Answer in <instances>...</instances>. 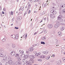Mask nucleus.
<instances>
[{
	"instance_id": "33",
	"label": "nucleus",
	"mask_w": 65,
	"mask_h": 65,
	"mask_svg": "<svg viewBox=\"0 0 65 65\" xmlns=\"http://www.w3.org/2000/svg\"><path fill=\"white\" fill-rule=\"evenodd\" d=\"M41 44H45V42H41Z\"/></svg>"
},
{
	"instance_id": "32",
	"label": "nucleus",
	"mask_w": 65,
	"mask_h": 65,
	"mask_svg": "<svg viewBox=\"0 0 65 65\" xmlns=\"http://www.w3.org/2000/svg\"><path fill=\"white\" fill-rule=\"evenodd\" d=\"M62 12L63 13H65V9L62 10Z\"/></svg>"
},
{
	"instance_id": "14",
	"label": "nucleus",
	"mask_w": 65,
	"mask_h": 65,
	"mask_svg": "<svg viewBox=\"0 0 65 65\" xmlns=\"http://www.w3.org/2000/svg\"><path fill=\"white\" fill-rule=\"evenodd\" d=\"M5 38H4L2 40V41L4 42V41H6V38L5 37Z\"/></svg>"
},
{
	"instance_id": "9",
	"label": "nucleus",
	"mask_w": 65,
	"mask_h": 65,
	"mask_svg": "<svg viewBox=\"0 0 65 65\" xmlns=\"http://www.w3.org/2000/svg\"><path fill=\"white\" fill-rule=\"evenodd\" d=\"M62 18V16L61 15H60L58 17V20H61Z\"/></svg>"
},
{
	"instance_id": "54",
	"label": "nucleus",
	"mask_w": 65,
	"mask_h": 65,
	"mask_svg": "<svg viewBox=\"0 0 65 65\" xmlns=\"http://www.w3.org/2000/svg\"><path fill=\"white\" fill-rule=\"evenodd\" d=\"M11 15H13V12H12V11H11Z\"/></svg>"
},
{
	"instance_id": "61",
	"label": "nucleus",
	"mask_w": 65,
	"mask_h": 65,
	"mask_svg": "<svg viewBox=\"0 0 65 65\" xmlns=\"http://www.w3.org/2000/svg\"><path fill=\"white\" fill-rule=\"evenodd\" d=\"M24 10V8H22V11H23Z\"/></svg>"
},
{
	"instance_id": "51",
	"label": "nucleus",
	"mask_w": 65,
	"mask_h": 65,
	"mask_svg": "<svg viewBox=\"0 0 65 65\" xmlns=\"http://www.w3.org/2000/svg\"><path fill=\"white\" fill-rule=\"evenodd\" d=\"M26 53H27V54H29V51H27Z\"/></svg>"
},
{
	"instance_id": "13",
	"label": "nucleus",
	"mask_w": 65,
	"mask_h": 65,
	"mask_svg": "<svg viewBox=\"0 0 65 65\" xmlns=\"http://www.w3.org/2000/svg\"><path fill=\"white\" fill-rule=\"evenodd\" d=\"M61 6L62 8H64L65 7V4H62L61 5Z\"/></svg>"
},
{
	"instance_id": "18",
	"label": "nucleus",
	"mask_w": 65,
	"mask_h": 65,
	"mask_svg": "<svg viewBox=\"0 0 65 65\" xmlns=\"http://www.w3.org/2000/svg\"><path fill=\"white\" fill-rule=\"evenodd\" d=\"M58 35L59 36H61V32H58Z\"/></svg>"
},
{
	"instance_id": "56",
	"label": "nucleus",
	"mask_w": 65,
	"mask_h": 65,
	"mask_svg": "<svg viewBox=\"0 0 65 65\" xmlns=\"http://www.w3.org/2000/svg\"><path fill=\"white\" fill-rule=\"evenodd\" d=\"M25 37H26V38H27V33H26V35L25 36Z\"/></svg>"
},
{
	"instance_id": "60",
	"label": "nucleus",
	"mask_w": 65,
	"mask_h": 65,
	"mask_svg": "<svg viewBox=\"0 0 65 65\" xmlns=\"http://www.w3.org/2000/svg\"><path fill=\"white\" fill-rule=\"evenodd\" d=\"M37 34V32H35L34 33V35H36V34Z\"/></svg>"
},
{
	"instance_id": "48",
	"label": "nucleus",
	"mask_w": 65,
	"mask_h": 65,
	"mask_svg": "<svg viewBox=\"0 0 65 65\" xmlns=\"http://www.w3.org/2000/svg\"><path fill=\"white\" fill-rule=\"evenodd\" d=\"M30 12H31V11L30 10H29V12H28V14H29V13H30Z\"/></svg>"
},
{
	"instance_id": "16",
	"label": "nucleus",
	"mask_w": 65,
	"mask_h": 65,
	"mask_svg": "<svg viewBox=\"0 0 65 65\" xmlns=\"http://www.w3.org/2000/svg\"><path fill=\"white\" fill-rule=\"evenodd\" d=\"M22 60H23V62L26 63L27 61V60H26V58H24L22 59Z\"/></svg>"
},
{
	"instance_id": "1",
	"label": "nucleus",
	"mask_w": 65,
	"mask_h": 65,
	"mask_svg": "<svg viewBox=\"0 0 65 65\" xmlns=\"http://www.w3.org/2000/svg\"><path fill=\"white\" fill-rule=\"evenodd\" d=\"M20 55H19V54H16L15 57H17V58L18 60H19V61H21V60H22L23 59H22V58L20 57Z\"/></svg>"
},
{
	"instance_id": "5",
	"label": "nucleus",
	"mask_w": 65,
	"mask_h": 65,
	"mask_svg": "<svg viewBox=\"0 0 65 65\" xmlns=\"http://www.w3.org/2000/svg\"><path fill=\"white\" fill-rule=\"evenodd\" d=\"M34 50V48L30 47L29 48V51H30V52H32Z\"/></svg>"
},
{
	"instance_id": "20",
	"label": "nucleus",
	"mask_w": 65,
	"mask_h": 65,
	"mask_svg": "<svg viewBox=\"0 0 65 65\" xmlns=\"http://www.w3.org/2000/svg\"><path fill=\"white\" fill-rule=\"evenodd\" d=\"M64 27H62L60 28V30H61V31H63V30H64Z\"/></svg>"
},
{
	"instance_id": "58",
	"label": "nucleus",
	"mask_w": 65,
	"mask_h": 65,
	"mask_svg": "<svg viewBox=\"0 0 65 65\" xmlns=\"http://www.w3.org/2000/svg\"><path fill=\"white\" fill-rule=\"evenodd\" d=\"M23 65H27V63H24L23 64Z\"/></svg>"
},
{
	"instance_id": "47",
	"label": "nucleus",
	"mask_w": 65,
	"mask_h": 65,
	"mask_svg": "<svg viewBox=\"0 0 65 65\" xmlns=\"http://www.w3.org/2000/svg\"><path fill=\"white\" fill-rule=\"evenodd\" d=\"M38 55H39L38 54V53H37L36 54V56H38Z\"/></svg>"
},
{
	"instance_id": "41",
	"label": "nucleus",
	"mask_w": 65,
	"mask_h": 65,
	"mask_svg": "<svg viewBox=\"0 0 65 65\" xmlns=\"http://www.w3.org/2000/svg\"><path fill=\"white\" fill-rule=\"evenodd\" d=\"M3 11H6V10L4 8V9H3Z\"/></svg>"
},
{
	"instance_id": "6",
	"label": "nucleus",
	"mask_w": 65,
	"mask_h": 65,
	"mask_svg": "<svg viewBox=\"0 0 65 65\" xmlns=\"http://www.w3.org/2000/svg\"><path fill=\"white\" fill-rule=\"evenodd\" d=\"M48 27L50 29H51L53 28V25L51 24H49L48 25Z\"/></svg>"
},
{
	"instance_id": "40",
	"label": "nucleus",
	"mask_w": 65,
	"mask_h": 65,
	"mask_svg": "<svg viewBox=\"0 0 65 65\" xmlns=\"http://www.w3.org/2000/svg\"><path fill=\"white\" fill-rule=\"evenodd\" d=\"M20 57L22 58L23 57V54L21 55L20 56Z\"/></svg>"
},
{
	"instance_id": "57",
	"label": "nucleus",
	"mask_w": 65,
	"mask_h": 65,
	"mask_svg": "<svg viewBox=\"0 0 65 65\" xmlns=\"http://www.w3.org/2000/svg\"><path fill=\"white\" fill-rule=\"evenodd\" d=\"M44 13H45V12L43 11V12L42 14L43 15L44 14Z\"/></svg>"
},
{
	"instance_id": "29",
	"label": "nucleus",
	"mask_w": 65,
	"mask_h": 65,
	"mask_svg": "<svg viewBox=\"0 0 65 65\" xmlns=\"http://www.w3.org/2000/svg\"><path fill=\"white\" fill-rule=\"evenodd\" d=\"M62 60L63 61V62H65V57H63L62 59Z\"/></svg>"
},
{
	"instance_id": "3",
	"label": "nucleus",
	"mask_w": 65,
	"mask_h": 65,
	"mask_svg": "<svg viewBox=\"0 0 65 65\" xmlns=\"http://www.w3.org/2000/svg\"><path fill=\"white\" fill-rule=\"evenodd\" d=\"M51 13H53V14H56L57 13V12H56V11L52 10H51Z\"/></svg>"
},
{
	"instance_id": "7",
	"label": "nucleus",
	"mask_w": 65,
	"mask_h": 65,
	"mask_svg": "<svg viewBox=\"0 0 65 65\" xmlns=\"http://www.w3.org/2000/svg\"><path fill=\"white\" fill-rule=\"evenodd\" d=\"M29 62L30 63H33L34 62V60L33 59H31L29 60Z\"/></svg>"
},
{
	"instance_id": "27",
	"label": "nucleus",
	"mask_w": 65,
	"mask_h": 65,
	"mask_svg": "<svg viewBox=\"0 0 65 65\" xmlns=\"http://www.w3.org/2000/svg\"><path fill=\"white\" fill-rule=\"evenodd\" d=\"M19 52L21 53V54H24V51H22L21 50L19 51Z\"/></svg>"
},
{
	"instance_id": "2",
	"label": "nucleus",
	"mask_w": 65,
	"mask_h": 65,
	"mask_svg": "<svg viewBox=\"0 0 65 65\" xmlns=\"http://www.w3.org/2000/svg\"><path fill=\"white\" fill-rule=\"evenodd\" d=\"M61 61L60 60H58L57 61L56 63V65H60V64H61Z\"/></svg>"
},
{
	"instance_id": "43",
	"label": "nucleus",
	"mask_w": 65,
	"mask_h": 65,
	"mask_svg": "<svg viewBox=\"0 0 65 65\" xmlns=\"http://www.w3.org/2000/svg\"><path fill=\"white\" fill-rule=\"evenodd\" d=\"M9 65V63H8V62H6V65Z\"/></svg>"
},
{
	"instance_id": "36",
	"label": "nucleus",
	"mask_w": 65,
	"mask_h": 65,
	"mask_svg": "<svg viewBox=\"0 0 65 65\" xmlns=\"http://www.w3.org/2000/svg\"><path fill=\"white\" fill-rule=\"evenodd\" d=\"M40 58H42V59H44V58H45V57L43 56H42L40 57Z\"/></svg>"
},
{
	"instance_id": "37",
	"label": "nucleus",
	"mask_w": 65,
	"mask_h": 65,
	"mask_svg": "<svg viewBox=\"0 0 65 65\" xmlns=\"http://www.w3.org/2000/svg\"><path fill=\"white\" fill-rule=\"evenodd\" d=\"M50 58V56H49V57H47V58L46 57V59H47V60H48V59H49Z\"/></svg>"
},
{
	"instance_id": "17",
	"label": "nucleus",
	"mask_w": 65,
	"mask_h": 65,
	"mask_svg": "<svg viewBox=\"0 0 65 65\" xmlns=\"http://www.w3.org/2000/svg\"><path fill=\"white\" fill-rule=\"evenodd\" d=\"M54 27L55 28H57L59 27V26H58L56 24H55L54 25Z\"/></svg>"
},
{
	"instance_id": "34",
	"label": "nucleus",
	"mask_w": 65,
	"mask_h": 65,
	"mask_svg": "<svg viewBox=\"0 0 65 65\" xmlns=\"http://www.w3.org/2000/svg\"><path fill=\"white\" fill-rule=\"evenodd\" d=\"M59 43V42L58 41V40H56V43L57 44V43Z\"/></svg>"
},
{
	"instance_id": "8",
	"label": "nucleus",
	"mask_w": 65,
	"mask_h": 65,
	"mask_svg": "<svg viewBox=\"0 0 65 65\" xmlns=\"http://www.w3.org/2000/svg\"><path fill=\"white\" fill-rule=\"evenodd\" d=\"M50 16L51 18H52V19H54L55 18V16L54 14H50Z\"/></svg>"
},
{
	"instance_id": "50",
	"label": "nucleus",
	"mask_w": 65,
	"mask_h": 65,
	"mask_svg": "<svg viewBox=\"0 0 65 65\" xmlns=\"http://www.w3.org/2000/svg\"><path fill=\"white\" fill-rule=\"evenodd\" d=\"M60 21L61 22H63V20L62 19H61V20H60Z\"/></svg>"
},
{
	"instance_id": "45",
	"label": "nucleus",
	"mask_w": 65,
	"mask_h": 65,
	"mask_svg": "<svg viewBox=\"0 0 65 65\" xmlns=\"http://www.w3.org/2000/svg\"><path fill=\"white\" fill-rule=\"evenodd\" d=\"M36 46V45L35 44H34V45H32L33 47H34V46Z\"/></svg>"
},
{
	"instance_id": "55",
	"label": "nucleus",
	"mask_w": 65,
	"mask_h": 65,
	"mask_svg": "<svg viewBox=\"0 0 65 65\" xmlns=\"http://www.w3.org/2000/svg\"><path fill=\"white\" fill-rule=\"evenodd\" d=\"M43 54H45V53H46V52H45V51H43Z\"/></svg>"
},
{
	"instance_id": "63",
	"label": "nucleus",
	"mask_w": 65,
	"mask_h": 65,
	"mask_svg": "<svg viewBox=\"0 0 65 65\" xmlns=\"http://www.w3.org/2000/svg\"><path fill=\"white\" fill-rule=\"evenodd\" d=\"M42 40H44V38L42 37Z\"/></svg>"
},
{
	"instance_id": "23",
	"label": "nucleus",
	"mask_w": 65,
	"mask_h": 65,
	"mask_svg": "<svg viewBox=\"0 0 65 65\" xmlns=\"http://www.w3.org/2000/svg\"><path fill=\"white\" fill-rule=\"evenodd\" d=\"M19 61H17L15 62V65H19Z\"/></svg>"
},
{
	"instance_id": "52",
	"label": "nucleus",
	"mask_w": 65,
	"mask_h": 65,
	"mask_svg": "<svg viewBox=\"0 0 65 65\" xmlns=\"http://www.w3.org/2000/svg\"><path fill=\"white\" fill-rule=\"evenodd\" d=\"M34 54H36L37 53V52H34Z\"/></svg>"
},
{
	"instance_id": "31",
	"label": "nucleus",
	"mask_w": 65,
	"mask_h": 65,
	"mask_svg": "<svg viewBox=\"0 0 65 65\" xmlns=\"http://www.w3.org/2000/svg\"><path fill=\"white\" fill-rule=\"evenodd\" d=\"M0 56L1 57H3V55L2 53H0Z\"/></svg>"
},
{
	"instance_id": "4",
	"label": "nucleus",
	"mask_w": 65,
	"mask_h": 65,
	"mask_svg": "<svg viewBox=\"0 0 65 65\" xmlns=\"http://www.w3.org/2000/svg\"><path fill=\"white\" fill-rule=\"evenodd\" d=\"M11 55H12V56H14L15 55V52L14 51H12L11 53Z\"/></svg>"
},
{
	"instance_id": "62",
	"label": "nucleus",
	"mask_w": 65,
	"mask_h": 65,
	"mask_svg": "<svg viewBox=\"0 0 65 65\" xmlns=\"http://www.w3.org/2000/svg\"><path fill=\"white\" fill-rule=\"evenodd\" d=\"M61 25H64V24L63 23H62L61 24Z\"/></svg>"
},
{
	"instance_id": "10",
	"label": "nucleus",
	"mask_w": 65,
	"mask_h": 65,
	"mask_svg": "<svg viewBox=\"0 0 65 65\" xmlns=\"http://www.w3.org/2000/svg\"><path fill=\"white\" fill-rule=\"evenodd\" d=\"M8 62L9 63V64L10 65V64H11L12 63V61L10 60H9L8 61Z\"/></svg>"
},
{
	"instance_id": "24",
	"label": "nucleus",
	"mask_w": 65,
	"mask_h": 65,
	"mask_svg": "<svg viewBox=\"0 0 65 65\" xmlns=\"http://www.w3.org/2000/svg\"><path fill=\"white\" fill-rule=\"evenodd\" d=\"M26 63H27L28 64V65H31V63H29V62L28 61H26Z\"/></svg>"
},
{
	"instance_id": "49",
	"label": "nucleus",
	"mask_w": 65,
	"mask_h": 65,
	"mask_svg": "<svg viewBox=\"0 0 65 65\" xmlns=\"http://www.w3.org/2000/svg\"><path fill=\"white\" fill-rule=\"evenodd\" d=\"M29 2H30L31 3H32L33 1L32 2V0H29Z\"/></svg>"
},
{
	"instance_id": "25",
	"label": "nucleus",
	"mask_w": 65,
	"mask_h": 65,
	"mask_svg": "<svg viewBox=\"0 0 65 65\" xmlns=\"http://www.w3.org/2000/svg\"><path fill=\"white\" fill-rule=\"evenodd\" d=\"M42 6H43V7H44L45 6H46V4H43Z\"/></svg>"
},
{
	"instance_id": "64",
	"label": "nucleus",
	"mask_w": 65,
	"mask_h": 65,
	"mask_svg": "<svg viewBox=\"0 0 65 65\" xmlns=\"http://www.w3.org/2000/svg\"><path fill=\"white\" fill-rule=\"evenodd\" d=\"M2 14H4V12L3 11H2Z\"/></svg>"
},
{
	"instance_id": "19",
	"label": "nucleus",
	"mask_w": 65,
	"mask_h": 65,
	"mask_svg": "<svg viewBox=\"0 0 65 65\" xmlns=\"http://www.w3.org/2000/svg\"><path fill=\"white\" fill-rule=\"evenodd\" d=\"M18 37H19V35H17L16 36H15V39H18Z\"/></svg>"
},
{
	"instance_id": "15",
	"label": "nucleus",
	"mask_w": 65,
	"mask_h": 65,
	"mask_svg": "<svg viewBox=\"0 0 65 65\" xmlns=\"http://www.w3.org/2000/svg\"><path fill=\"white\" fill-rule=\"evenodd\" d=\"M56 24L58 26H59V25H60V23H59V22L58 21H57L56 22Z\"/></svg>"
},
{
	"instance_id": "11",
	"label": "nucleus",
	"mask_w": 65,
	"mask_h": 65,
	"mask_svg": "<svg viewBox=\"0 0 65 65\" xmlns=\"http://www.w3.org/2000/svg\"><path fill=\"white\" fill-rule=\"evenodd\" d=\"M22 19V17H17V20H18V21H20V20H21Z\"/></svg>"
},
{
	"instance_id": "42",
	"label": "nucleus",
	"mask_w": 65,
	"mask_h": 65,
	"mask_svg": "<svg viewBox=\"0 0 65 65\" xmlns=\"http://www.w3.org/2000/svg\"><path fill=\"white\" fill-rule=\"evenodd\" d=\"M38 61H40V62H41L42 61V60H41V59H38Z\"/></svg>"
},
{
	"instance_id": "53",
	"label": "nucleus",
	"mask_w": 65,
	"mask_h": 65,
	"mask_svg": "<svg viewBox=\"0 0 65 65\" xmlns=\"http://www.w3.org/2000/svg\"><path fill=\"white\" fill-rule=\"evenodd\" d=\"M45 52H46V53L45 54H48V52H47V51H46Z\"/></svg>"
},
{
	"instance_id": "38",
	"label": "nucleus",
	"mask_w": 65,
	"mask_h": 65,
	"mask_svg": "<svg viewBox=\"0 0 65 65\" xmlns=\"http://www.w3.org/2000/svg\"><path fill=\"white\" fill-rule=\"evenodd\" d=\"M31 58L32 59H34V58H35V57H34V56H31Z\"/></svg>"
},
{
	"instance_id": "44",
	"label": "nucleus",
	"mask_w": 65,
	"mask_h": 65,
	"mask_svg": "<svg viewBox=\"0 0 65 65\" xmlns=\"http://www.w3.org/2000/svg\"><path fill=\"white\" fill-rule=\"evenodd\" d=\"M14 29H19L18 27H15Z\"/></svg>"
},
{
	"instance_id": "22",
	"label": "nucleus",
	"mask_w": 65,
	"mask_h": 65,
	"mask_svg": "<svg viewBox=\"0 0 65 65\" xmlns=\"http://www.w3.org/2000/svg\"><path fill=\"white\" fill-rule=\"evenodd\" d=\"M0 50L1 52H2V53H3V52H4V50H3V49L2 48H1Z\"/></svg>"
},
{
	"instance_id": "21",
	"label": "nucleus",
	"mask_w": 65,
	"mask_h": 65,
	"mask_svg": "<svg viewBox=\"0 0 65 65\" xmlns=\"http://www.w3.org/2000/svg\"><path fill=\"white\" fill-rule=\"evenodd\" d=\"M28 8H30V6H31V4L30 3L28 2Z\"/></svg>"
},
{
	"instance_id": "46",
	"label": "nucleus",
	"mask_w": 65,
	"mask_h": 65,
	"mask_svg": "<svg viewBox=\"0 0 65 65\" xmlns=\"http://www.w3.org/2000/svg\"><path fill=\"white\" fill-rule=\"evenodd\" d=\"M42 13H40V16H42Z\"/></svg>"
},
{
	"instance_id": "59",
	"label": "nucleus",
	"mask_w": 65,
	"mask_h": 65,
	"mask_svg": "<svg viewBox=\"0 0 65 65\" xmlns=\"http://www.w3.org/2000/svg\"><path fill=\"white\" fill-rule=\"evenodd\" d=\"M7 45L8 46H9V44H8V43H7Z\"/></svg>"
},
{
	"instance_id": "30",
	"label": "nucleus",
	"mask_w": 65,
	"mask_h": 65,
	"mask_svg": "<svg viewBox=\"0 0 65 65\" xmlns=\"http://www.w3.org/2000/svg\"><path fill=\"white\" fill-rule=\"evenodd\" d=\"M11 36H13L12 37V38H15V35H12Z\"/></svg>"
},
{
	"instance_id": "26",
	"label": "nucleus",
	"mask_w": 65,
	"mask_h": 65,
	"mask_svg": "<svg viewBox=\"0 0 65 65\" xmlns=\"http://www.w3.org/2000/svg\"><path fill=\"white\" fill-rule=\"evenodd\" d=\"M28 56H29L27 55H25V56L24 58L25 59H27V58H28Z\"/></svg>"
},
{
	"instance_id": "35",
	"label": "nucleus",
	"mask_w": 65,
	"mask_h": 65,
	"mask_svg": "<svg viewBox=\"0 0 65 65\" xmlns=\"http://www.w3.org/2000/svg\"><path fill=\"white\" fill-rule=\"evenodd\" d=\"M19 62L18 63L19 64H21L22 63V62L21 61H19Z\"/></svg>"
},
{
	"instance_id": "39",
	"label": "nucleus",
	"mask_w": 65,
	"mask_h": 65,
	"mask_svg": "<svg viewBox=\"0 0 65 65\" xmlns=\"http://www.w3.org/2000/svg\"><path fill=\"white\" fill-rule=\"evenodd\" d=\"M52 5L53 6H56V4L54 3H52Z\"/></svg>"
},
{
	"instance_id": "12",
	"label": "nucleus",
	"mask_w": 65,
	"mask_h": 65,
	"mask_svg": "<svg viewBox=\"0 0 65 65\" xmlns=\"http://www.w3.org/2000/svg\"><path fill=\"white\" fill-rule=\"evenodd\" d=\"M3 60H4L5 61H7V57H4Z\"/></svg>"
},
{
	"instance_id": "28",
	"label": "nucleus",
	"mask_w": 65,
	"mask_h": 65,
	"mask_svg": "<svg viewBox=\"0 0 65 65\" xmlns=\"http://www.w3.org/2000/svg\"><path fill=\"white\" fill-rule=\"evenodd\" d=\"M12 46L13 48H15V45L14 44H12Z\"/></svg>"
}]
</instances>
